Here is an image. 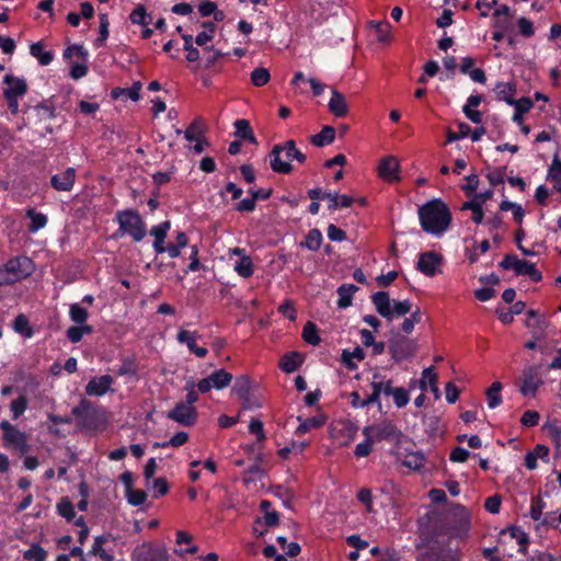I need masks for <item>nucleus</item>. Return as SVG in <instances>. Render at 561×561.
Masks as SVG:
<instances>
[{
  "mask_svg": "<svg viewBox=\"0 0 561 561\" xmlns=\"http://www.w3.org/2000/svg\"><path fill=\"white\" fill-rule=\"evenodd\" d=\"M419 217L423 230L433 234L445 232L451 221V214L442 199H432L420 207Z\"/></svg>",
  "mask_w": 561,
  "mask_h": 561,
  "instance_id": "obj_1",
  "label": "nucleus"
},
{
  "mask_svg": "<svg viewBox=\"0 0 561 561\" xmlns=\"http://www.w3.org/2000/svg\"><path fill=\"white\" fill-rule=\"evenodd\" d=\"M371 301L377 312L388 321L393 320L394 317L405 316L412 310V302L410 300L391 301L387 291L375 293L371 296Z\"/></svg>",
  "mask_w": 561,
  "mask_h": 561,
  "instance_id": "obj_2",
  "label": "nucleus"
},
{
  "mask_svg": "<svg viewBox=\"0 0 561 561\" xmlns=\"http://www.w3.org/2000/svg\"><path fill=\"white\" fill-rule=\"evenodd\" d=\"M293 158L300 162L305 160V154L296 149L295 142H284L274 146L270 153L272 170L277 173H289L293 169L290 164Z\"/></svg>",
  "mask_w": 561,
  "mask_h": 561,
  "instance_id": "obj_3",
  "label": "nucleus"
},
{
  "mask_svg": "<svg viewBox=\"0 0 561 561\" xmlns=\"http://www.w3.org/2000/svg\"><path fill=\"white\" fill-rule=\"evenodd\" d=\"M33 262L27 256L10 259L3 267L0 268V285L26 278L33 273Z\"/></svg>",
  "mask_w": 561,
  "mask_h": 561,
  "instance_id": "obj_4",
  "label": "nucleus"
},
{
  "mask_svg": "<svg viewBox=\"0 0 561 561\" xmlns=\"http://www.w3.org/2000/svg\"><path fill=\"white\" fill-rule=\"evenodd\" d=\"M116 220L119 225L118 232L129 234L134 241L139 242L146 236L145 224L136 210L117 211Z\"/></svg>",
  "mask_w": 561,
  "mask_h": 561,
  "instance_id": "obj_5",
  "label": "nucleus"
},
{
  "mask_svg": "<svg viewBox=\"0 0 561 561\" xmlns=\"http://www.w3.org/2000/svg\"><path fill=\"white\" fill-rule=\"evenodd\" d=\"M417 561H459V557L456 549L443 543L436 535L431 538L428 549L417 557Z\"/></svg>",
  "mask_w": 561,
  "mask_h": 561,
  "instance_id": "obj_6",
  "label": "nucleus"
},
{
  "mask_svg": "<svg viewBox=\"0 0 561 561\" xmlns=\"http://www.w3.org/2000/svg\"><path fill=\"white\" fill-rule=\"evenodd\" d=\"M0 428L3 432V440L7 445L13 447L20 454L28 451L27 436L25 433L19 431L16 426L8 421L0 423Z\"/></svg>",
  "mask_w": 561,
  "mask_h": 561,
  "instance_id": "obj_7",
  "label": "nucleus"
},
{
  "mask_svg": "<svg viewBox=\"0 0 561 561\" xmlns=\"http://www.w3.org/2000/svg\"><path fill=\"white\" fill-rule=\"evenodd\" d=\"M416 344L414 341L401 335H394L389 343V352L396 362H401L415 354Z\"/></svg>",
  "mask_w": 561,
  "mask_h": 561,
  "instance_id": "obj_8",
  "label": "nucleus"
},
{
  "mask_svg": "<svg viewBox=\"0 0 561 561\" xmlns=\"http://www.w3.org/2000/svg\"><path fill=\"white\" fill-rule=\"evenodd\" d=\"M134 561H168L169 554L163 545L142 543L133 553Z\"/></svg>",
  "mask_w": 561,
  "mask_h": 561,
  "instance_id": "obj_9",
  "label": "nucleus"
},
{
  "mask_svg": "<svg viewBox=\"0 0 561 561\" xmlns=\"http://www.w3.org/2000/svg\"><path fill=\"white\" fill-rule=\"evenodd\" d=\"M167 417L184 426H192L197 419L195 407H188L178 402L175 407L167 413Z\"/></svg>",
  "mask_w": 561,
  "mask_h": 561,
  "instance_id": "obj_10",
  "label": "nucleus"
},
{
  "mask_svg": "<svg viewBox=\"0 0 561 561\" xmlns=\"http://www.w3.org/2000/svg\"><path fill=\"white\" fill-rule=\"evenodd\" d=\"M522 386L519 388V391L523 396H530L535 397L538 388L542 383V380L540 378L539 371L537 367L529 366L523 370L522 374Z\"/></svg>",
  "mask_w": 561,
  "mask_h": 561,
  "instance_id": "obj_11",
  "label": "nucleus"
},
{
  "mask_svg": "<svg viewBox=\"0 0 561 561\" xmlns=\"http://www.w3.org/2000/svg\"><path fill=\"white\" fill-rule=\"evenodd\" d=\"M443 262L439 254L430 251L422 253L419 257L417 270L426 276H434L438 271Z\"/></svg>",
  "mask_w": 561,
  "mask_h": 561,
  "instance_id": "obj_12",
  "label": "nucleus"
},
{
  "mask_svg": "<svg viewBox=\"0 0 561 561\" xmlns=\"http://www.w3.org/2000/svg\"><path fill=\"white\" fill-rule=\"evenodd\" d=\"M114 379L110 375L92 378L85 386V393L90 397H101L111 391Z\"/></svg>",
  "mask_w": 561,
  "mask_h": 561,
  "instance_id": "obj_13",
  "label": "nucleus"
},
{
  "mask_svg": "<svg viewBox=\"0 0 561 561\" xmlns=\"http://www.w3.org/2000/svg\"><path fill=\"white\" fill-rule=\"evenodd\" d=\"M399 161L393 156H386L380 160L378 172L379 175L388 181H398Z\"/></svg>",
  "mask_w": 561,
  "mask_h": 561,
  "instance_id": "obj_14",
  "label": "nucleus"
},
{
  "mask_svg": "<svg viewBox=\"0 0 561 561\" xmlns=\"http://www.w3.org/2000/svg\"><path fill=\"white\" fill-rule=\"evenodd\" d=\"M3 82L8 85V88L3 91L5 99H11V96H23L27 91V84L24 79L15 78L12 75H7L3 79Z\"/></svg>",
  "mask_w": 561,
  "mask_h": 561,
  "instance_id": "obj_15",
  "label": "nucleus"
},
{
  "mask_svg": "<svg viewBox=\"0 0 561 561\" xmlns=\"http://www.w3.org/2000/svg\"><path fill=\"white\" fill-rule=\"evenodd\" d=\"M76 179V170L68 168L59 174H55L50 179L51 186L57 191L68 192L72 188Z\"/></svg>",
  "mask_w": 561,
  "mask_h": 561,
  "instance_id": "obj_16",
  "label": "nucleus"
},
{
  "mask_svg": "<svg viewBox=\"0 0 561 561\" xmlns=\"http://www.w3.org/2000/svg\"><path fill=\"white\" fill-rule=\"evenodd\" d=\"M329 110L337 117L345 116L348 112V105L345 96L334 89L332 90V98L329 102Z\"/></svg>",
  "mask_w": 561,
  "mask_h": 561,
  "instance_id": "obj_17",
  "label": "nucleus"
},
{
  "mask_svg": "<svg viewBox=\"0 0 561 561\" xmlns=\"http://www.w3.org/2000/svg\"><path fill=\"white\" fill-rule=\"evenodd\" d=\"M207 129L206 122L201 118L196 117L190 126L186 128L184 136L186 140H203L205 136V131Z\"/></svg>",
  "mask_w": 561,
  "mask_h": 561,
  "instance_id": "obj_18",
  "label": "nucleus"
},
{
  "mask_svg": "<svg viewBox=\"0 0 561 561\" xmlns=\"http://www.w3.org/2000/svg\"><path fill=\"white\" fill-rule=\"evenodd\" d=\"M430 385L431 391L435 396L436 399L440 397V391L437 386V375L434 371L433 367L425 368L422 373V380L420 381V387L423 391L426 390V385Z\"/></svg>",
  "mask_w": 561,
  "mask_h": 561,
  "instance_id": "obj_19",
  "label": "nucleus"
},
{
  "mask_svg": "<svg viewBox=\"0 0 561 561\" xmlns=\"http://www.w3.org/2000/svg\"><path fill=\"white\" fill-rule=\"evenodd\" d=\"M494 92L499 100H503L508 104H514V95L516 93L515 84L512 82H497Z\"/></svg>",
  "mask_w": 561,
  "mask_h": 561,
  "instance_id": "obj_20",
  "label": "nucleus"
},
{
  "mask_svg": "<svg viewBox=\"0 0 561 561\" xmlns=\"http://www.w3.org/2000/svg\"><path fill=\"white\" fill-rule=\"evenodd\" d=\"M514 272L516 275H527L534 282L541 279V273L535 267L534 264L525 260L517 259Z\"/></svg>",
  "mask_w": 561,
  "mask_h": 561,
  "instance_id": "obj_21",
  "label": "nucleus"
},
{
  "mask_svg": "<svg viewBox=\"0 0 561 561\" xmlns=\"http://www.w3.org/2000/svg\"><path fill=\"white\" fill-rule=\"evenodd\" d=\"M358 287L353 284H343L337 288V306L339 308H347L352 305V297Z\"/></svg>",
  "mask_w": 561,
  "mask_h": 561,
  "instance_id": "obj_22",
  "label": "nucleus"
},
{
  "mask_svg": "<svg viewBox=\"0 0 561 561\" xmlns=\"http://www.w3.org/2000/svg\"><path fill=\"white\" fill-rule=\"evenodd\" d=\"M141 83L139 81L135 82L131 88H114L111 92L113 99L117 100L119 98H129L133 101H138L140 98Z\"/></svg>",
  "mask_w": 561,
  "mask_h": 561,
  "instance_id": "obj_23",
  "label": "nucleus"
},
{
  "mask_svg": "<svg viewBox=\"0 0 561 561\" xmlns=\"http://www.w3.org/2000/svg\"><path fill=\"white\" fill-rule=\"evenodd\" d=\"M375 439L377 442L392 439L399 436V432L391 423L374 426Z\"/></svg>",
  "mask_w": 561,
  "mask_h": 561,
  "instance_id": "obj_24",
  "label": "nucleus"
},
{
  "mask_svg": "<svg viewBox=\"0 0 561 561\" xmlns=\"http://www.w3.org/2000/svg\"><path fill=\"white\" fill-rule=\"evenodd\" d=\"M31 55L38 60L42 66L49 65L54 59L51 51L44 50L42 43H34L30 47Z\"/></svg>",
  "mask_w": 561,
  "mask_h": 561,
  "instance_id": "obj_25",
  "label": "nucleus"
},
{
  "mask_svg": "<svg viewBox=\"0 0 561 561\" xmlns=\"http://www.w3.org/2000/svg\"><path fill=\"white\" fill-rule=\"evenodd\" d=\"M208 379L210 380L211 386L214 388L222 389L231 382L232 375L230 373L226 371L225 369H218V370H215L213 374H210L208 376Z\"/></svg>",
  "mask_w": 561,
  "mask_h": 561,
  "instance_id": "obj_26",
  "label": "nucleus"
},
{
  "mask_svg": "<svg viewBox=\"0 0 561 561\" xmlns=\"http://www.w3.org/2000/svg\"><path fill=\"white\" fill-rule=\"evenodd\" d=\"M233 393H236L240 399L245 398L252 391V382L247 375H242L236 379V382L232 388Z\"/></svg>",
  "mask_w": 561,
  "mask_h": 561,
  "instance_id": "obj_27",
  "label": "nucleus"
},
{
  "mask_svg": "<svg viewBox=\"0 0 561 561\" xmlns=\"http://www.w3.org/2000/svg\"><path fill=\"white\" fill-rule=\"evenodd\" d=\"M27 218L31 219V224L28 227L30 232L34 233L39 229L44 228L47 224L46 215L42 213H36L33 208L26 210Z\"/></svg>",
  "mask_w": 561,
  "mask_h": 561,
  "instance_id": "obj_28",
  "label": "nucleus"
},
{
  "mask_svg": "<svg viewBox=\"0 0 561 561\" xmlns=\"http://www.w3.org/2000/svg\"><path fill=\"white\" fill-rule=\"evenodd\" d=\"M236 131L234 137L241 140H255L254 134L247 119H238L234 123Z\"/></svg>",
  "mask_w": 561,
  "mask_h": 561,
  "instance_id": "obj_29",
  "label": "nucleus"
},
{
  "mask_svg": "<svg viewBox=\"0 0 561 561\" xmlns=\"http://www.w3.org/2000/svg\"><path fill=\"white\" fill-rule=\"evenodd\" d=\"M364 358H365V353H364L363 348H360L359 346L355 347L353 352L344 350L342 353V363L348 369L356 368V364L353 362V359L360 362Z\"/></svg>",
  "mask_w": 561,
  "mask_h": 561,
  "instance_id": "obj_30",
  "label": "nucleus"
},
{
  "mask_svg": "<svg viewBox=\"0 0 561 561\" xmlns=\"http://www.w3.org/2000/svg\"><path fill=\"white\" fill-rule=\"evenodd\" d=\"M502 389V383L500 381H495L491 385V387L486 390V400L488 407L490 409H495L502 402V397L500 391Z\"/></svg>",
  "mask_w": 561,
  "mask_h": 561,
  "instance_id": "obj_31",
  "label": "nucleus"
},
{
  "mask_svg": "<svg viewBox=\"0 0 561 561\" xmlns=\"http://www.w3.org/2000/svg\"><path fill=\"white\" fill-rule=\"evenodd\" d=\"M325 423V417L323 415L306 419L301 421L299 426L296 430V433L299 435L306 434L311 428L321 427Z\"/></svg>",
  "mask_w": 561,
  "mask_h": 561,
  "instance_id": "obj_32",
  "label": "nucleus"
},
{
  "mask_svg": "<svg viewBox=\"0 0 561 561\" xmlns=\"http://www.w3.org/2000/svg\"><path fill=\"white\" fill-rule=\"evenodd\" d=\"M322 242V234L319 229H311L305 241L300 243L301 247H305L311 251H317Z\"/></svg>",
  "mask_w": 561,
  "mask_h": 561,
  "instance_id": "obj_33",
  "label": "nucleus"
},
{
  "mask_svg": "<svg viewBox=\"0 0 561 561\" xmlns=\"http://www.w3.org/2000/svg\"><path fill=\"white\" fill-rule=\"evenodd\" d=\"M369 27H373L375 28L376 33H377V38L379 42H387L389 41L390 38V33H391V26L388 22L386 21H380V22H377V21H370L368 23Z\"/></svg>",
  "mask_w": 561,
  "mask_h": 561,
  "instance_id": "obj_34",
  "label": "nucleus"
},
{
  "mask_svg": "<svg viewBox=\"0 0 561 561\" xmlns=\"http://www.w3.org/2000/svg\"><path fill=\"white\" fill-rule=\"evenodd\" d=\"M106 540L107 539L104 536L96 537L94 539V543L92 546L90 553L93 556H99L102 561H113V556L102 548L103 543L106 542Z\"/></svg>",
  "mask_w": 561,
  "mask_h": 561,
  "instance_id": "obj_35",
  "label": "nucleus"
},
{
  "mask_svg": "<svg viewBox=\"0 0 561 561\" xmlns=\"http://www.w3.org/2000/svg\"><path fill=\"white\" fill-rule=\"evenodd\" d=\"M13 329L25 337H31L33 335V330L31 329L28 319L25 314L21 313L15 318Z\"/></svg>",
  "mask_w": 561,
  "mask_h": 561,
  "instance_id": "obj_36",
  "label": "nucleus"
},
{
  "mask_svg": "<svg viewBox=\"0 0 561 561\" xmlns=\"http://www.w3.org/2000/svg\"><path fill=\"white\" fill-rule=\"evenodd\" d=\"M250 79L254 87H263L270 81L271 75L266 68L257 67L251 72Z\"/></svg>",
  "mask_w": 561,
  "mask_h": 561,
  "instance_id": "obj_37",
  "label": "nucleus"
},
{
  "mask_svg": "<svg viewBox=\"0 0 561 561\" xmlns=\"http://www.w3.org/2000/svg\"><path fill=\"white\" fill-rule=\"evenodd\" d=\"M234 271L242 277L248 278L253 274V266L250 256L242 255L234 264Z\"/></svg>",
  "mask_w": 561,
  "mask_h": 561,
  "instance_id": "obj_38",
  "label": "nucleus"
},
{
  "mask_svg": "<svg viewBox=\"0 0 561 561\" xmlns=\"http://www.w3.org/2000/svg\"><path fill=\"white\" fill-rule=\"evenodd\" d=\"M304 340L310 345H318L320 336L318 334L317 325L313 322H307L302 330Z\"/></svg>",
  "mask_w": 561,
  "mask_h": 561,
  "instance_id": "obj_39",
  "label": "nucleus"
},
{
  "mask_svg": "<svg viewBox=\"0 0 561 561\" xmlns=\"http://www.w3.org/2000/svg\"><path fill=\"white\" fill-rule=\"evenodd\" d=\"M197 337H198L197 332H195V331L192 332V331L184 330V329H181L176 335L178 342L182 343V344L185 343L191 352H193V350L197 346L195 344V341Z\"/></svg>",
  "mask_w": 561,
  "mask_h": 561,
  "instance_id": "obj_40",
  "label": "nucleus"
},
{
  "mask_svg": "<svg viewBox=\"0 0 561 561\" xmlns=\"http://www.w3.org/2000/svg\"><path fill=\"white\" fill-rule=\"evenodd\" d=\"M202 26L205 28V31L201 32L195 38V43L198 46H204L207 42L211 41L216 30V26L213 22H204Z\"/></svg>",
  "mask_w": 561,
  "mask_h": 561,
  "instance_id": "obj_41",
  "label": "nucleus"
},
{
  "mask_svg": "<svg viewBox=\"0 0 561 561\" xmlns=\"http://www.w3.org/2000/svg\"><path fill=\"white\" fill-rule=\"evenodd\" d=\"M457 129L449 128L448 129V139L447 140H459L460 138L468 137L471 133V128L466 123H457Z\"/></svg>",
  "mask_w": 561,
  "mask_h": 561,
  "instance_id": "obj_42",
  "label": "nucleus"
},
{
  "mask_svg": "<svg viewBox=\"0 0 561 561\" xmlns=\"http://www.w3.org/2000/svg\"><path fill=\"white\" fill-rule=\"evenodd\" d=\"M23 558L27 561H45L47 552L38 545H33L28 550L24 551Z\"/></svg>",
  "mask_w": 561,
  "mask_h": 561,
  "instance_id": "obj_43",
  "label": "nucleus"
},
{
  "mask_svg": "<svg viewBox=\"0 0 561 561\" xmlns=\"http://www.w3.org/2000/svg\"><path fill=\"white\" fill-rule=\"evenodd\" d=\"M148 18L146 8L142 4H138L129 15L131 23L141 25L149 24Z\"/></svg>",
  "mask_w": 561,
  "mask_h": 561,
  "instance_id": "obj_44",
  "label": "nucleus"
},
{
  "mask_svg": "<svg viewBox=\"0 0 561 561\" xmlns=\"http://www.w3.org/2000/svg\"><path fill=\"white\" fill-rule=\"evenodd\" d=\"M58 513L67 520H71L75 517V508L68 497H62L57 504Z\"/></svg>",
  "mask_w": 561,
  "mask_h": 561,
  "instance_id": "obj_45",
  "label": "nucleus"
},
{
  "mask_svg": "<svg viewBox=\"0 0 561 561\" xmlns=\"http://www.w3.org/2000/svg\"><path fill=\"white\" fill-rule=\"evenodd\" d=\"M402 463L410 469L419 470L424 466V457L419 453H411L405 456Z\"/></svg>",
  "mask_w": 561,
  "mask_h": 561,
  "instance_id": "obj_46",
  "label": "nucleus"
},
{
  "mask_svg": "<svg viewBox=\"0 0 561 561\" xmlns=\"http://www.w3.org/2000/svg\"><path fill=\"white\" fill-rule=\"evenodd\" d=\"M69 314L71 320L78 324L84 323L88 319V311L78 304L70 306Z\"/></svg>",
  "mask_w": 561,
  "mask_h": 561,
  "instance_id": "obj_47",
  "label": "nucleus"
},
{
  "mask_svg": "<svg viewBox=\"0 0 561 561\" xmlns=\"http://www.w3.org/2000/svg\"><path fill=\"white\" fill-rule=\"evenodd\" d=\"M125 493H126L128 503L133 506L141 505L147 499V494L142 490L130 489V490L126 491Z\"/></svg>",
  "mask_w": 561,
  "mask_h": 561,
  "instance_id": "obj_48",
  "label": "nucleus"
},
{
  "mask_svg": "<svg viewBox=\"0 0 561 561\" xmlns=\"http://www.w3.org/2000/svg\"><path fill=\"white\" fill-rule=\"evenodd\" d=\"M546 504L540 497H534L531 501V507H530V517L538 522L542 519V511L545 508Z\"/></svg>",
  "mask_w": 561,
  "mask_h": 561,
  "instance_id": "obj_49",
  "label": "nucleus"
},
{
  "mask_svg": "<svg viewBox=\"0 0 561 561\" xmlns=\"http://www.w3.org/2000/svg\"><path fill=\"white\" fill-rule=\"evenodd\" d=\"M27 399L25 396H20L18 399L11 402V411L13 413V419L16 420L23 412L26 410Z\"/></svg>",
  "mask_w": 561,
  "mask_h": 561,
  "instance_id": "obj_50",
  "label": "nucleus"
},
{
  "mask_svg": "<svg viewBox=\"0 0 561 561\" xmlns=\"http://www.w3.org/2000/svg\"><path fill=\"white\" fill-rule=\"evenodd\" d=\"M279 365L285 373H293L298 368L299 362L295 354H287L284 356Z\"/></svg>",
  "mask_w": 561,
  "mask_h": 561,
  "instance_id": "obj_51",
  "label": "nucleus"
},
{
  "mask_svg": "<svg viewBox=\"0 0 561 561\" xmlns=\"http://www.w3.org/2000/svg\"><path fill=\"white\" fill-rule=\"evenodd\" d=\"M73 56L81 58V59H85V57L88 56V53L80 45H71L65 49L64 58L67 60H70Z\"/></svg>",
  "mask_w": 561,
  "mask_h": 561,
  "instance_id": "obj_52",
  "label": "nucleus"
},
{
  "mask_svg": "<svg viewBox=\"0 0 561 561\" xmlns=\"http://www.w3.org/2000/svg\"><path fill=\"white\" fill-rule=\"evenodd\" d=\"M306 446V443L291 442L288 446L279 450V456L287 458L289 454H301Z\"/></svg>",
  "mask_w": 561,
  "mask_h": 561,
  "instance_id": "obj_53",
  "label": "nucleus"
},
{
  "mask_svg": "<svg viewBox=\"0 0 561 561\" xmlns=\"http://www.w3.org/2000/svg\"><path fill=\"white\" fill-rule=\"evenodd\" d=\"M392 397L394 400V404L398 408H403L404 405H407L410 399L408 391L402 387L396 388V390H393Z\"/></svg>",
  "mask_w": 561,
  "mask_h": 561,
  "instance_id": "obj_54",
  "label": "nucleus"
},
{
  "mask_svg": "<svg viewBox=\"0 0 561 561\" xmlns=\"http://www.w3.org/2000/svg\"><path fill=\"white\" fill-rule=\"evenodd\" d=\"M153 497L158 499L168 493L169 486L164 478H158L152 482Z\"/></svg>",
  "mask_w": 561,
  "mask_h": 561,
  "instance_id": "obj_55",
  "label": "nucleus"
},
{
  "mask_svg": "<svg viewBox=\"0 0 561 561\" xmlns=\"http://www.w3.org/2000/svg\"><path fill=\"white\" fill-rule=\"evenodd\" d=\"M552 181L557 183H561V161L558 157V154H554L553 162L549 170L548 175Z\"/></svg>",
  "mask_w": 561,
  "mask_h": 561,
  "instance_id": "obj_56",
  "label": "nucleus"
},
{
  "mask_svg": "<svg viewBox=\"0 0 561 561\" xmlns=\"http://www.w3.org/2000/svg\"><path fill=\"white\" fill-rule=\"evenodd\" d=\"M250 433L256 435L257 442H263L265 439V434L263 430V423L257 419H252L249 425Z\"/></svg>",
  "mask_w": 561,
  "mask_h": 561,
  "instance_id": "obj_57",
  "label": "nucleus"
},
{
  "mask_svg": "<svg viewBox=\"0 0 561 561\" xmlns=\"http://www.w3.org/2000/svg\"><path fill=\"white\" fill-rule=\"evenodd\" d=\"M336 130L331 126H324L319 134L312 135L310 140H334Z\"/></svg>",
  "mask_w": 561,
  "mask_h": 561,
  "instance_id": "obj_58",
  "label": "nucleus"
},
{
  "mask_svg": "<svg viewBox=\"0 0 561 561\" xmlns=\"http://www.w3.org/2000/svg\"><path fill=\"white\" fill-rule=\"evenodd\" d=\"M539 419H540V415L538 412L536 411H533V410H527L526 412H524L522 419H520V422L524 426H535L538 424L539 422Z\"/></svg>",
  "mask_w": 561,
  "mask_h": 561,
  "instance_id": "obj_59",
  "label": "nucleus"
},
{
  "mask_svg": "<svg viewBox=\"0 0 561 561\" xmlns=\"http://www.w3.org/2000/svg\"><path fill=\"white\" fill-rule=\"evenodd\" d=\"M92 409V403L87 400L82 399L77 407H75L71 411L72 415L77 417L84 416L90 410Z\"/></svg>",
  "mask_w": 561,
  "mask_h": 561,
  "instance_id": "obj_60",
  "label": "nucleus"
},
{
  "mask_svg": "<svg viewBox=\"0 0 561 561\" xmlns=\"http://www.w3.org/2000/svg\"><path fill=\"white\" fill-rule=\"evenodd\" d=\"M484 507L488 512L492 514H496L500 511L501 507V496L500 495H493L485 500Z\"/></svg>",
  "mask_w": 561,
  "mask_h": 561,
  "instance_id": "obj_61",
  "label": "nucleus"
},
{
  "mask_svg": "<svg viewBox=\"0 0 561 561\" xmlns=\"http://www.w3.org/2000/svg\"><path fill=\"white\" fill-rule=\"evenodd\" d=\"M470 456V453L462 448V447H456L451 453H450V460L454 461V462H465Z\"/></svg>",
  "mask_w": 561,
  "mask_h": 561,
  "instance_id": "obj_62",
  "label": "nucleus"
},
{
  "mask_svg": "<svg viewBox=\"0 0 561 561\" xmlns=\"http://www.w3.org/2000/svg\"><path fill=\"white\" fill-rule=\"evenodd\" d=\"M150 233L154 237L153 248L158 253L165 252L164 239L167 234L162 233V231H152Z\"/></svg>",
  "mask_w": 561,
  "mask_h": 561,
  "instance_id": "obj_63",
  "label": "nucleus"
},
{
  "mask_svg": "<svg viewBox=\"0 0 561 561\" xmlns=\"http://www.w3.org/2000/svg\"><path fill=\"white\" fill-rule=\"evenodd\" d=\"M328 238L331 241H343L346 238V234L342 229H340L335 225H330L328 227Z\"/></svg>",
  "mask_w": 561,
  "mask_h": 561,
  "instance_id": "obj_64",
  "label": "nucleus"
}]
</instances>
